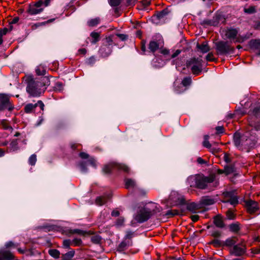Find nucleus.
Returning a JSON list of instances; mask_svg holds the SVG:
<instances>
[{
  "label": "nucleus",
  "mask_w": 260,
  "mask_h": 260,
  "mask_svg": "<svg viewBox=\"0 0 260 260\" xmlns=\"http://www.w3.org/2000/svg\"><path fill=\"white\" fill-rule=\"evenodd\" d=\"M215 175L212 174L209 176H189L187 182L191 186H196L200 189L209 188L213 189L218 185Z\"/></svg>",
  "instance_id": "nucleus-1"
},
{
  "label": "nucleus",
  "mask_w": 260,
  "mask_h": 260,
  "mask_svg": "<svg viewBox=\"0 0 260 260\" xmlns=\"http://www.w3.org/2000/svg\"><path fill=\"white\" fill-rule=\"evenodd\" d=\"M160 210L161 208L159 205L150 202L139 209L134 215V219L138 222L143 223L148 220L152 215L160 212Z\"/></svg>",
  "instance_id": "nucleus-2"
},
{
  "label": "nucleus",
  "mask_w": 260,
  "mask_h": 260,
  "mask_svg": "<svg viewBox=\"0 0 260 260\" xmlns=\"http://www.w3.org/2000/svg\"><path fill=\"white\" fill-rule=\"evenodd\" d=\"M26 91L30 96H39L42 93V87L44 86L43 82L39 80H35L31 76L26 77Z\"/></svg>",
  "instance_id": "nucleus-3"
},
{
  "label": "nucleus",
  "mask_w": 260,
  "mask_h": 260,
  "mask_svg": "<svg viewBox=\"0 0 260 260\" xmlns=\"http://www.w3.org/2000/svg\"><path fill=\"white\" fill-rule=\"evenodd\" d=\"M14 109V105L10 100V96L1 93V114H5L6 116L9 117Z\"/></svg>",
  "instance_id": "nucleus-4"
},
{
  "label": "nucleus",
  "mask_w": 260,
  "mask_h": 260,
  "mask_svg": "<svg viewBox=\"0 0 260 260\" xmlns=\"http://www.w3.org/2000/svg\"><path fill=\"white\" fill-rule=\"evenodd\" d=\"M249 133L246 132L243 136H241L240 133H236L234 135V142L237 147H240L241 145L250 147L254 144L255 139L252 138H249Z\"/></svg>",
  "instance_id": "nucleus-5"
},
{
  "label": "nucleus",
  "mask_w": 260,
  "mask_h": 260,
  "mask_svg": "<svg viewBox=\"0 0 260 260\" xmlns=\"http://www.w3.org/2000/svg\"><path fill=\"white\" fill-rule=\"evenodd\" d=\"M203 60L201 57L192 58L188 60L186 62L187 67H190L192 73L193 75H199L202 70Z\"/></svg>",
  "instance_id": "nucleus-6"
},
{
  "label": "nucleus",
  "mask_w": 260,
  "mask_h": 260,
  "mask_svg": "<svg viewBox=\"0 0 260 260\" xmlns=\"http://www.w3.org/2000/svg\"><path fill=\"white\" fill-rule=\"evenodd\" d=\"M216 49L219 55L230 53L233 51V49L229 45L227 42L219 41L215 44Z\"/></svg>",
  "instance_id": "nucleus-7"
},
{
  "label": "nucleus",
  "mask_w": 260,
  "mask_h": 260,
  "mask_svg": "<svg viewBox=\"0 0 260 260\" xmlns=\"http://www.w3.org/2000/svg\"><path fill=\"white\" fill-rule=\"evenodd\" d=\"M115 169L122 170L125 172H128L129 170V168L124 164L112 162L105 166L103 169V171L104 173L108 174Z\"/></svg>",
  "instance_id": "nucleus-8"
},
{
  "label": "nucleus",
  "mask_w": 260,
  "mask_h": 260,
  "mask_svg": "<svg viewBox=\"0 0 260 260\" xmlns=\"http://www.w3.org/2000/svg\"><path fill=\"white\" fill-rule=\"evenodd\" d=\"M235 191H225L223 193L225 198L224 203H229L232 205H236L238 203V199L235 194Z\"/></svg>",
  "instance_id": "nucleus-9"
},
{
  "label": "nucleus",
  "mask_w": 260,
  "mask_h": 260,
  "mask_svg": "<svg viewBox=\"0 0 260 260\" xmlns=\"http://www.w3.org/2000/svg\"><path fill=\"white\" fill-rule=\"evenodd\" d=\"M43 0H39L33 6H30L28 10V13L31 15H36L41 13L44 9L43 7Z\"/></svg>",
  "instance_id": "nucleus-10"
},
{
  "label": "nucleus",
  "mask_w": 260,
  "mask_h": 260,
  "mask_svg": "<svg viewBox=\"0 0 260 260\" xmlns=\"http://www.w3.org/2000/svg\"><path fill=\"white\" fill-rule=\"evenodd\" d=\"M245 246L242 243L237 244L230 249V253L235 256H241L245 252Z\"/></svg>",
  "instance_id": "nucleus-11"
},
{
  "label": "nucleus",
  "mask_w": 260,
  "mask_h": 260,
  "mask_svg": "<svg viewBox=\"0 0 260 260\" xmlns=\"http://www.w3.org/2000/svg\"><path fill=\"white\" fill-rule=\"evenodd\" d=\"M169 199L173 202L175 205H182L185 203V200L183 197L175 191L171 192Z\"/></svg>",
  "instance_id": "nucleus-12"
},
{
  "label": "nucleus",
  "mask_w": 260,
  "mask_h": 260,
  "mask_svg": "<svg viewBox=\"0 0 260 260\" xmlns=\"http://www.w3.org/2000/svg\"><path fill=\"white\" fill-rule=\"evenodd\" d=\"M39 107L40 109L43 111L44 108V104L41 101H38L35 104L29 103L26 104L24 107V111L26 113H31L36 107Z\"/></svg>",
  "instance_id": "nucleus-13"
},
{
  "label": "nucleus",
  "mask_w": 260,
  "mask_h": 260,
  "mask_svg": "<svg viewBox=\"0 0 260 260\" xmlns=\"http://www.w3.org/2000/svg\"><path fill=\"white\" fill-rule=\"evenodd\" d=\"M238 34V30L236 28H228L222 30V35L226 39L234 40Z\"/></svg>",
  "instance_id": "nucleus-14"
},
{
  "label": "nucleus",
  "mask_w": 260,
  "mask_h": 260,
  "mask_svg": "<svg viewBox=\"0 0 260 260\" xmlns=\"http://www.w3.org/2000/svg\"><path fill=\"white\" fill-rule=\"evenodd\" d=\"M245 203L247 211L250 214L255 213L259 210L258 204L256 202L250 200L246 201Z\"/></svg>",
  "instance_id": "nucleus-15"
},
{
  "label": "nucleus",
  "mask_w": 260,
  "mask_h": 260,
  "mask_svg": "<svg viewBox=\"0 0 260 260\" xmlns=\"http://www.w3.org/2000/svg\"><path fill=\"white\" fill-rule=\"evenodd\" d=\"M166 60L165 59L160 58L158 56H155V58L152 60V63L155 68H161L165 65Z\"/></svg>",
  "instance_id": "nucleus-16"
},
{
  "label": "nucleus",
  "mask_w": 260,
  "mask_h": 260,
  "mask_svg": "<svg viewBox=\"0 0 260 260\" xmlns=\"http://www.w3.org/2000/svg\"><path fill=\"white\" fill-rule=\"evenodd\" d=\"M132 241H122L118 246L117 250L119 252H123L125 250L127 247L130 246H132Z\"/></svg>",
  "instance_id": "nucleus-17"
},
{
  "label": "nucleus",
  "mask_w": 260,
  "mask_h": 260,
  "mask_svg": "<svg viewBox=\"0 0 260 260\" xmlns=\"http://www.w3.org/2000/svg\"><path fill=\"white\" fill-rule=\"evenodd\" d=\"M124 182L126 188L134 189L137 188L136 182L132 179L126 178L124 180Z\"/></svg>",
  "instance_id": "nucleus-18"
},
{
  "label": "nucleus",
  "mask_w": 260,
  "mask_h": 260,
  "mask_svg": "<svg viewBox=\"0 0 260 260\" xmlns=\"http://www.w3.org/2000/svg\"><path fill=\"white\" fill-rule=\"evenodd\" d=\"M99 52L102 56L107 57L111 54V49L109 46H103L101 47Z\"/></svg>",
  "instance_id": "nucleus-19"
},
{
  "label": "nucleus",
  "mask_w": 260,
  "mask_h": 260,
  "mask_svg": "<svg viewBox=\"0 0 260 260\" xmlns=\"http://www.w3.org/2000/svg\"><path fill=\"white\" fill-rule=\"evenodd\" d=\"M197 47L203 53H207L210 50V48L207 42H204L201 44H197Z\"/></svg>",
  "instance_id": "nucleus-20"
},
{
  "label": "nucleus",
  "mask_w": 260,
  "mask_h": 260,
  "mask_svg": "<svg viewBox=\"0 0 260 260\" xmlns=\"http://www.w3.org/2000/svg\"><path fill=\"white\" fill-rule=\"evenodd\" d=\"M1 260H12L14 258V255L8 251L1 250Z\"/></svg>",
  "instance_id": "nucleus-21"
},
{
  "label": "nucleus",
  "mask_w": 260,
  "mask_h": 260,
  "mask_svg": "<svg viewBox=\"0 0 260 260\" xmlns=\"http://www.w3.org/2000/svg\"><path fill=\"white\" fill-rule=\"evenodd\" d=\"M209 136H205V140L203 142V146L209 149L210 151L212 152L217 151V149L216 148H213L212 147L211 144L210 143V142L208 141Z\"/></svg>",
  "instance_id": "nucleus-22"
},
{
  "label": "nucleus",
  "mask_w": 260,
  "mask_h": 260,
  "mask_svg": "<svg viewBox=\"0 0 260 260\" xmlns=\"http://www.w3.org/2000/svg\"><path fill=\"white\" fill-rule=\"evenodd\" d=\"M2 128L7 131V135L12 133L13 131L12 126L9 125L6 121H1V128Z\"/></svg>",
  "instance_id": "nucleus-23"
},
{
  "label": "nucleus",
  "mask_w": 260,
  "mask_h": 260,
  "mask_svg": "<svg viewBox=\"0 0 260 260\" xmlns=\"http://www.w3.org/2000/svg\"><path fill=\"white\" fill-rule=\"evenodd\" d=\"M215 203V200L212 198L206 197L202 199V203L204 205H211Z\"/></svg>",
  "instance_id": "nucleus-24"
},
{
  "label": "nucleus",
  "mask_w": 260,
  "mask_h": 260,
  "mask_svg": "<svg viewBox=\"0 0 260 260\" xmlns=\"http://www.w3.org/2000/svg\"><path fill=\"white\" fill-rule=\"evenodd\" d=\"M159 48V45L156 41H150L149 44L148 48L150 51L153 53L156 51Z\"/></svg>",
  "instance_id": "nucleus-25"
},
{
  "label": "nucleus",
  "mask_w": 260,
  "mask_h": 260,
  "mask_svg": "<svg viewBox=\"0 0 260 260\" xmlns=\"http://www.w3.org/2000/svg\"><path fill=\"white\" fill-rule=\"evenodd\" d=\"M168 14V11L167 9H164L160 12H157L156 15L154 16L158 19L161 20L164 19Z\"/></svg>",
  "instance_id": "nucleus-26"
},
{
  "label": "nucleus",
  "mask_w": 260,
  "mask_h": 260,
  "mask_svg": "<svg viewBox=\"0 0 260 260\" xmlns=\"http://www.w3.org/2000/svg\"><path fill=\"white\" fill-rule=\"evenodd\" d=\"M214 223L217 227L219 228H222L224 226L222 219L218 216H216L214 218Z\"/></svg>",
  "instance_id": "nucleus-27"
},
{
  "label": "nucleus",
  "mask_w": 260,
  "mask_h": 260,
  "mask_svg": "<svg viewBox=\"0 0 260 260\" xmlns=\"http://www.w3.org/2000/svg\"><path fill=\"white\" fill-rule=\"evenodd\" d=\"M36 74L39 75H44L46 74V70L44 66L40 64L36 68Z\"/></svg>",
  "instance_id": "nucleus-28"
},
{
  "label": "nucleus",
  "mask_w": 260,
  "mask_h": 260,
  "mask_svg": "<svg viewBox=\"0 0 260 260\" xmlns=\"http://www.w3.org/2000/svg\"><path fill=\"white\" fill-rule=\"evenodd\" d=\"M75 254L74 251H70L63 254L61 256L62 260H71Z\"/></svg>",
  "instance_id": "nucleus-29"
},
{
  "label": "nucleus",
  "mask_w": 260,
  "mask_h": 260,
  "mask_svg": "<svg viewBox=\"0 0 260 260\" xmlns=\"http://www.w3.org/2000/svg\"><path fill=\"white\" fill-rule=\"evenodd\" d=\"M160 53L164 55V58L166 60H169L170 59V56L169 54V50L167 49H162L160 50Z\"/></svg>",
  "instance_id": "nucleus-30"
},
{
  "label": "nucleus",
  "mask_w": 260,
  "mask_h": 260,
  "mask_svg": "<svg viewBox=\"0 0 260 260\" xmlns=\"http://www.w3.org/2000/svg\"><path fill=\"white\" fill-rule=\"evenodd\" d=\"M101 237L98 235H93L90 237V240L94 244H99L101 241Z\"/></svg>",
  "instance_id": "nucleus-31"
},
{
  "label": "nucleus",
  "mask_w": 260,
  "mask_h": 260,
  "mask_svg": "<svg viewBox=\"0 0 260 260\" xmlns=\"http://www.w3.org/2000/svg\"><path fill=\"white\" fill-rule=\"evenodd\" d=\"M49 254L55 258H58L59 257L60 252L56 249H50L49 250Z\"/></svg>",
  "instance_id": "nucleus-32"
},
{
  "label": "nucleus",
  "mask_w": 260,
  "mask_h": 260,
  "mask_svg": "<svg viewBox=\"0 0 260 260\" xmlns=\"http://www.w3.org/2000/svg\"><path fill=\"white\" fill-rule=\"evenodd\" d=\"M106 200L105 197H99L96 198L95 202L97 205L102 206L106 203Z\"/></svg>",
  "instance_id": "nucleus-33"
},
{
  "label": "nucleus",
  "mask_w": 260,
  "mask_h": 260,
  "mask_svg": "<svg viewBox=\"0 0 260 260\" xmlns=\"http://www.w3.org/2000/svg\"><path fill=\"white\" fill-rule=\"evenodd\" d=\"M187 209L192 212H195L198 209V205L194 203H191L187 205Z\"/></svg>",
  "instance_id": "nucleus-34"
},
{
  "label": "nucleus",
  "mask_w": 260,
  "mask_h": 260,
  "mask_svg": "<svg viewBox=\"0 0 260 260\" xmlns=\"http://www.w3.org/2000/svg\"><path fill=\"white\" fill-rule=\"evenodd\" d=\"M90 36L92 38V43L95 44L99 41L100 35L98 32H92L91 33Z\"/></svg>",
  "instance_id": "nucleus-35"
},
{
  "label": "nucleus",
  "mask_w": 260,
  "mask_h": 260,
  "mask_svg": "<svg viewBox=\"0 0 260 260\" xmlns=\"http://www.w3.org/2000/svg\"><path fill=\"white\" fill-rule=\"evenodd\" d=\"M225 245L233 247L236 245V241L234 239H228L225 242Z\"/></svg>",
  "instance_id": "nucleus-36"
},
{
  "label": "nucleus",
  "mask_w": 260,
  "mask_h": 260,
  "mask_svg": "<svg viewBox=\"0 0 260 260\" xmlns=\"http://www.w3.org/2000/svg\"><path fill=\"white\" fill-rule=\"evenodd\" d=\"M82 244V241L80 238H75L72 240V245L75 246H80Z\"/></svg>",
  "instance_id": "nucleus-37"
},
{
  "label": "nucleus",
  "mask_w": 260,
  "mask_h": 260,
  "mask_svg": "<svg viewBox=\"0 0 260 260\" xmlns=\"http://www.w3.org/2000/svg\"><path fill=\"white\" fill-rule=\"evenodd\" d=\"M250 46L255 49H258L260 47V41L258 40H251Z\"/></svg>",
  "instance_id": "nucleus-38"
},
{
  "label": "nucleus",
  "mask_w": 260,
  "mask_h": 260,
  "mask_svg": "<svg viewBox=\"0 0 260 260\" xmlns=\"http://www.w3.org/2000/svg\"><path fill=\"white\" fill-rule=\"evenodd\" d=\"M100 22V19L96 18L92 19L88 21V24L90 26H94L98 24Z\"/></svg>",
  "instance_id": "nucleus-39"
},
{
  "label": "nucleus",
  "mask_w": 260,
  "mask_h": 260,
  "mask_svg": "<svg viewBox=\"0 0 260 260\" xmlns=\"http://www.w3.org/2000/svg\"><path fill=\"white\" fill-rule=\"evenodd\" d=\"M37 161V156L36 154H32L28 159V163L31 166H34Z\"/></svg>",
  "instance_id": "nucleus-40"
},
{
  "label": "nucleus",
  "mask_w": 260,
  "mask_h": 260,
  "mask_svg": "<svg viewBox=\"0 0 260 260\" xmlns=\"http://www.w3.org/2000/svg\"><path fill=\"white\" fill-rule=\"evenodd\" d=\"M191 82V79L190 77H185L184 78L182 81V84H183V86H187L189 85L190 84Z\"/></svg>",
  "instance_id": "nucleus-41"
},
{
  "label": "nucleus",
  "mask_w": 260,
  "mask_h": 260,
  "mask_svg": "<svg viewBox=\"0 0 260 260\" xmlns=\"http://www.w3.org/2000/svg\"><path fill=\"white\" fill-rule=\"evenodd\" d=\"M17 144L18 143L17 140H13L10 143L11 150L15 151L17 150L18 148Z\"/></svg>",
  "instance_id": "nucleus-42"
},
{
  "label": "nucleus",
  "mask_w": 260,
  "mask_h": 260,
  "mask_svg": "<svg viewBox=\"0 0 260 260\" xmlns=\"http://www.w3.org/2000/svg\"><path fill=\"white\" fill-rule=\"evenodd\" d=\"M79 167H80V169L81 170V171L83 172V173H85L87 172V168H86V163L84 161H81L79 164Z\"/></svg>",
  "instance_id": "nucleus-43"
},
{
  "label": "nucleus",
  "mask_w": 260,
  "mask_h": 260,
  "mask_svg": "<svg viewBox=\"0 0 260 260\" xmlns=\"http://www.w3.org/2000/svg\"><path fill=\"white\" fill-rule=\"evenodd\" d=\"M230 229L233 232H237L240 230L239 226L238 224L236 223H233L230 224Z\"/></svg>",
  "instance_id": "nucleus-44"
},
{
  "label": "nucleus",
  "mask_w": 260,
  "mask_h": 260,
  "mask_svg": "<svg viewBox=\"0 0 260 260\" xmlns=\"http://www.w3.org/2000/svg\"><path fill=\"white\" fill-rule=\"evenodd\" d=\"M70 234H78L79 235H84V232L81 230L75 229V230H69Z\"/></svg>",
  "instance_id": "nucleus-45"
},
{
  "label": "nucleus",
  "mask_w": 260,
  "mask_h": 260,
  "mask_svg": "<svg viewBox=\"0 0 260 260\" xmlns=\"http://www.w3.org/2000/svg\"><path fill=\"white\" fill-rule=\"evenodd\" d=\"M244 12L248 14H252L256 12L255 8L254 7L251 6L249 7L248 8L245 9Z\"/></svg>",
  "instance_id": "nucleus-46"
},
{
  "label": "nucleus",
  "mask_w": 260,
  "mask_h": 260,
  "mask_svg": "<svg viewBox=\"0 0 260 260\" xmlns=\"http://www.w3.org/2000/svg\"><path fill=\"white\" fill-rule=\"evenodd\" d=\"M178 214V212L176 210H169L167 212L166 215L168 217H172L175 215H177Z\"/></svg>",
  "instance_id": "nucleus-47"
},
{
  "label": "nucleus",
  "mask_w": 260,
  "mask_h": 260,
  "mask_svg": "<svg viewBox=\"0 0 260 260\" xmlns=\"http://www.w3.org/2000/svg\"><path fill=\"white\" fill-rule=\"evenodd\" d=\"M250 125L254 128L256 131L260 130V122H257L256 123L251 122Z\"/></svg>",
  "instance_id": "nucleus-48"
},
{
  "label": "nucleus",
  "mask_w": 260,
  "mask_h": 260,
  "mask_svg": "<svg viewBox=\"0 0 260 260\" xmlns=\"http://www.w3.org/2000/svg\"><path fill=\"white\" fill-rule=\"evenodd\" d=\"M226 217L229 219H233L235 218V214L231 210H228L226 212Z\"/></svg>",
  "instance_id": "nucleus-49"
},
{
  "label": "nucleus",
  "mask_w": 260,
  "mask_h": 260,
  "mask_svg": "<svg viewBox=\"0 0 260 260\" xmlns=\"http://www.w3.org/2000/svg\"><path fill=\"white\" fill-rule=\"evenodd\" d=\"M121 2V0H109V4L112 6H117Z\"/></svg>",
  "instance_id": "nucleus-50"
},
{
  "label": "nucleus",
  "mask_w": 260,
  "mask_h": 260,
  "mask_svg": "<svg viewBox=\"0 0 260 260\" xmlns=\"http://www.w3.org/2000/svg\"><path fill=\"white\" fill-rule=\"evenodd\" d=\"M252 113L255 116H260V106L254 108Z\"/></svg>",
  "instance_id": "nucleus-51"
},
{
  "label": "nucleus",
  "mask_w": 260,
  "mask_h": 260,
  "mask_svg": "<svg viewBox=\"0 0 260 260\" xmlns=\"http://www.w3.org/2000/svg\"><path fill=\"white\" fill-rule=\"evenodd\" d=\"M72 245V241L70 240H64L63 241V245L65 248H69Z\"/></svg>",
  "instance_id": "nucleus-52"
},
{
  "label": "nucleus",
  "mask_w": 260,
  "mask_h": 260,
  "mask_svg": "<svg viewBox=\"0 0 260 260\" xmlns=\"http://www.w3.org/2000/svg\"><path fill=\"white\" fill-rule=\"evenodd\" d=\"M134 233L131 231H127L126 232V235L125 236V239H131L134 236Z\"/></svg>",
  "instance_id": "nucleus-53"
},
{
  "label": "nucleus",
  "mask_w": 260,
  "mask_h": 260,
  "mask_svg": "<svg viewBox=\"0 0 260 260\" xmlns=\"http://www.w3.org/2000/svg\"><path fill=\"white\" fill-rule=\"evenodd\" d=\"M225 171L226 174H230L234 172V168L232 166H227L225 168Z\"/></svg>",
  "instance_id": "nucleus-54"
},
{
  "label": "nucleus",
  "mask_w": 260,
  "mask_h": 260,
  "mask_svg": "<svg viewBox=\"0 0 260 260\" xmlns=\"http://www.w3.org/2000/svg\"><path fill=\"white\" fill-rule=\"evenodd\" d=\"M87 162L88 163V164H89L90 165L92 166L93 167H96V161L93 158H91L89 160H88Z\"/></svg>",
  "instance_id": "nucleus-55"
},
{
  "label": "nucleus",
  "mask_w": 260,
  "mask_h": 260,
  "mask_svg": "<svg viewBox=\"0 0 260 260\" xmlns=\"http://www.w3.org/2000/svg\"><path fill=\"white\" fill-rule=\"evenodd\" d=\"M116 36L122 41H124L127 39V36L124 34H117Z\"/></svg>",
  "instance_id": "nucleus-56"
},
{
  "label": "nucleus",
  "mask_w": 260,
  "mask_h": 260,
  "mask_svg": "<svg viewBox=\"0 0 260 260\" xmlns=\"http://www.w3.org/2000/svg\"><path fill=\"white\" fill-rule=\"evenodd\" d=\"M220 235V232L218 230H215L212 233V236L216 238L219 237Z\"/></svg>",
  "instance_id": "nucleus-57"
},
{
  "label": "nucleus",
  "mask_w": 260,
  "mask_h": 260,
  "mask_svg": "<svg viewBox=\"0 0 260 260\" xmlns=\"http://www.w3.org/2000/svg\"><path fill=\"white\" fill-rule=\"evenodd\" d=\"M181 53V50H176V51L173 54H172L171 56H170V59L171 58H174L175 57H176V56H177L180 53Z\"/></svg>",
  "instance_id": "nucleus-58"
},
{
  "label": "nucleus",
  "mask_w": 260,
  "mask_h": 260,
  "mask_svg": "<svg viewBox=\"0 0 260 260\" xmlns=\"http://www.w3.org/2000/svg\"><path fill=\"white\" fill-rule=\"evenodd\" d=\"M181 53V50H176V51L173 54H172L171 56H170V59L171 58H174L175 57H176V56H177L180 53Z\"/></svg>",
  "instance_id": "nucleus-59"
},
{
  "label": "nucleus",
  "mask_w": 260,
  "mask_h": 260,
  "mask_svg": "<svg viewBox=\"0 0 260 260\" xmlns=\"http://www.w3.org/2000/svg\"><path fill=\"white\" fill-rule=\"evenodd\" d=\"M124 223V219L122 218H118L116 221V225L118 226L122 225Z\"/></svg>",
  "instance_id": "nucleus-60"
},
{
  "label": "nucleus",
  "mask_w": 260,
  "mask_h": 260,
  "mask_svg": "<svg viewBox=\"0 0 260 260\" xmlns=\"http://www.w3.org/2000/svg\"><path fill=\"white\" fill-rule=\"evenodd\" d=\"M216 131L218 134H222L223 133V127L222 126L216 127Z\"/></svg>",
  "instance_id": "nucleus-61"
},
{
  "label": "nucleus",
  "mask_w": 260,
  "mask_h": 260,
  "mask_svg": "<svg viewBox=\"0 0 260 260\" xmlns=\"http://www.w3.org/2000/svg\"><path fill=\"white\" fill-rule=\"evenodd\" d=\"M5 246L6 248H10L11 247H15V244L12 242L9 241L6 243Z\"/></svg>",
  "instance_id": "nucleus-62"
},
{
  "label": "nucleus",
  "mask_w": 260,
  "mask_h": 260,
  "mask_svg": "<svg viewBox=\"0 0 260 260\" xmlns=\"http://www.w3.org/2000/svg\"><path fill=\"white\" fill-rule=\"evenodd\" d=\"M206 59L208 61H211L213 59V54L211 53H208L206 56Z\"/></svg>",
  "instance_id": "nucleus-63"
},
{
  "label": "nucleus",
  "mask_w": 260,
  "mask_h": 260,
  "mask_svg": "<svg viewBox=\"0 0 260 260\" xmlns=\"http://www.w3.org/2000/svg\"><path fill=\"white\" fill-rule=\"evenodd\" d=\"M79 155L82 158H87L88 157V155L85 152H81Z\"/></svg>",
  "instance_id": "nucleus-64"
}]
</instances>
